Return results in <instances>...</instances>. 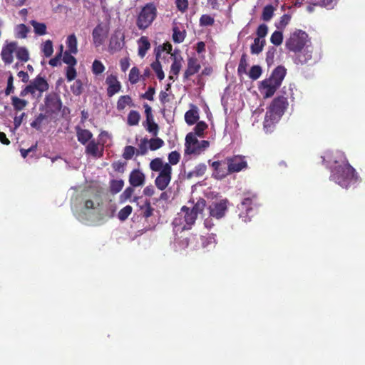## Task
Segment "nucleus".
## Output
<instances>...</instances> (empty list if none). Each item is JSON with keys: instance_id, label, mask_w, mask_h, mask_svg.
<instances>
[{"instance_id": "obj_27", "label": "nucleus", "mask_w": 365, "mask_h": 365, "mask_svg": "<svg viewBox=\"0 0 365 365\" xmlns=\"http://www.w3.org/2000/svg\"><path fill=\"white\" fill-rule=\"evenodd\" d=\"M198 119L199 115L196 107L187 110L185 114V120L188 125H194Z\"/></svg>"}, {"instance_id": "obj_38", "label": "nucleus", "mask_w": 365, "mask_h": 365, "mask_svg": "<svg viewBox=\"0 0 365 365\" xmlns=\"http://www.w3.org/2000/svg\"><path fill=\"white\" fill-rule=\"evenodd\" d=\"M124 182L123 180H113L110 181V190L113 194L119 192L123 187Z\"/></svg>"}, {"instance_id": "obj_47", "label": "nucleus", "mask_w": 365, "mask_h": 365, "mask_svg": "<svg viewBox=\"0 0 365 365\" xmlns=\"http://www.w3.org/2000/svg\"><path fill=\"white\" fill-rule=\"evenodd\" d=\"M182 58H178L174 56V61L171 65L170 73L173 75L178 76L182 67Z\"/></svg>"}, {"instance_id": "obj_44", "label": "nucleus", "mask_w": 365, "mask_h": 365, "mask_svg": "<svg viewBox=\"0 0 365 365\" xmlns=\"http://www.w3.org/2000/svg\"><path fill=\"white\" fill-rule=\"evenodd\" d=\"M205 205V200L202 198H200L197 201V202L194 205L192 208L190 209V210L194 212V213H195V215L197 217V215L200 213H202V211L204 210Z\"/></svg>"}, {"instance_id": "obj_62", "label": "nucleus", "mask_w": 365, "mask_h": 365, "mask_svg": "<svg viewBox=\"0 0 365 365\" xmlns=\"http://www.w3.org/2000/svg\"><path fill=\"white\" fill-rule=\"evenodd\" d=\"M37 145H38V143L36 142V143L34 145L31 146L28 149L21 148L20 153H21V156L24 158H25L29 155V154L30 153H35L37 149Z\"/></svg>"}, {"instance_id": "obj_56", "label": "nucleus", "mask_w": 365, "mask_h": 365, "mask_svg": "<svg viewBox=\"0 0 365 365\" xmlns=\"http://www.w3.org/2000/svg\"><path fill=\"white\" fill-rule=\"evenodd\" d=\"M268 33V27L266 24H260L256 31L257 37L259 39H264V37L267 36Z\"/></svg>"}, {"instance_id": "obj_29", "label": "nucleus", "mask_w": 365, "mask_h": 365, "mask_svg": "<svg viewBox=\"0 0 365 365\" xmlns=\"http://www.w3.org/2000/svg\"><path fill=\"white\" fill-rule=\"evenodd\" d=\"M66 43L68 48L67 51H70L73 54H76L78 53V41L74 34H72L67 37Z\"/></svg>"}, {"instance_id": "obj_31", "label": "nucleus", "mask_w": 365, "mask_h": 365, "mask_svg": "<svg viewBox=\"0 0 365 365\" xmlns=\"http://www.w3.org/2000/svg\"><path fill=\"white\" fill-rule=\"evenodd\" d=\"M140 119V113L137 110H132L128 115L127 123L130 126L137 125L139 123Z\"/></svg>"}, {"instance_id": "obj_25", "label": "nucleus", "mask_w": 365, "mask_h": 365, "mask_svg": "<svg viewBox=\"0 0 365 365\" xmlns=\"http://www.w3.org/2000/svg\"><path fill=\"white\" fill-rule=\"evenodd\" d=\"M266 44L265 39H259V38H255L254 42L250 46V53L252 55L259 54Z\"/></svg>"}, {"instance_id": "obj_59", "label": "nucleus", "mask_w": 365, "mask_h": 365, "mask_svg": "<svg viewBox=\"0 0 365 365\" xmlns=\"http://www.w3.org/2000/svg\"><path fill=\"white\" fill-rule=\"evenodd\" d=\"M72 93L76 96H79L83 91V84L80 80H77L71 87Z\"/></svg>"}, {"instance_id": "obj_43", "label": "nucleus", "mask_w": 365, "mask_h": 365, "mask_svg": "<svg viewBox=\"0 0 365 365\" xmlns=\"http://www.w3.org/2000/svg\"><path fill=\"white\" fill-rule=\"evenodd\" d=\"M207 167L205 164H198L195 167L194 170L188 174V177H192L193 175L196 177L202 176L205 173Z\"/></svg>"}, {"instance_id": "obj_10", "label": "nucleus", "mask_w": 365, "mask_h": 365, "mask_svg": "<svg viewBox=\"0 0 365 365\" xmlns=\"http://www.w3.org/2000/svg\"><path fill=\"white\" fill-rule=\"evenodd\" d=\"M279 87V85L268 78L261 82L259 91L264 98H268L272 97Z\"/></svg>"}, {"instance_id": "obj_18", "label": "nucleus", "mask_w": 365, "mask_h": 365, "mask_svg": "<svg viewBox=\"0 0 365 365\" xmlns=\"http://www.w3.org/2000/svg\"><path fill=\"white\" fill-rule=\"evenodd\" d=\"M104 146L99 145L94 139L91 140L86 146L85 153L95 158H101L103 155Z\"/></svg>"}, {"instance_id": "obj_36", "label": "nucleus", "mask_w": 365, "mask_h": 365, "mask_svg": "<svg viewBox=\"0 0 365 365\" xmlns=\"http://www.w3.org/2000/svg\"><path fill=\"white\" fill-rule=\"evenodd\" d=\"M11 103L14 109L18 111L23 110L28 104V102L26 100L21 99L16 96H13L11 98Z\"/></svg>"}, {"instance_id": "obj_53", "label": "nucleus", "mask_w": 365, "mask_h": 365, "mask_svg": "<svg viewBox=\"0 0 365 365\" xmlns=\"http://www.w3.org/2000/svg\"><path fill=\"white\" fill-rule=\"evenodd\" d=\"M173 40L175 43H181L185 39V34L181 31L178 27L173 28Z\"/></svg>"}, {"instance_id": "obj_26", "label": "nucleus", "mask_w": 365, "mask_h": 365, "mask_svg": "<svg viewBox=\"0 0 365 365\" xmlns=\"http://www.w3.org/2000/svg\"><path fill=\"white\" fill-rule=\"evenodd\" d=\"M150 48V43L148 37L141 36L138 41V55L143 58Z\"/></svg>"}, {"instance_id": "obj_28", "label": "nucleus", "mask_w": 365, "mask_h": 365, "mask_svg": "<svg viewBox=\"0 0 365 365\" xmlns=\"http://www.w3.org/2000/svg\"><path fill=\"white\" fill-rule=\"evenodd\" d=\"M48 118H51L47 113H39L31 123V126L37 130H41V126Z\"/></svg>"}, {"instance_id": "obj_64", "label": "nucleus", "mask_w": 365, "mask_h": 365, "mask_svg": "<svg viewBox=\"0 0 365 365\" xmlns=\"http://www.w3.org/2000/svg\"><path fill=\"white\" fill-rule=\"evenodd\" d=\"M63 49V46L61 45L60 46V52H59V53L58 55H56L54 58L50 59L49 64L51 66H53V67L57 66L59 64L60 59H61V56H62Z\"/></svg>"}, {"instance_id": "obj_33", "label": "nucleus", "mask_w": 365, "mask_h": 365, "mask_svg": "<svg viewBox=\"0 0 365 365\" xmlns=\"http://www.w3.org/2000/svg\"><path fill=\"white\" fill-rule=\"evenodd\" d=\"M141 215L145 218H148L153 215L154 209L151 206L150 202L146 200L143 205L140 206Z\"/></svg>"}, {"instance_id": "obj_57", "label": "nucleus", "mask_w": 365, "mask_h": 365, "mask_svg": "<svg viewBox=\"0 0 365 365\" xmlns=\"http://www.w3.org/2000/svg\"><path fill=\"white\" fill-rule=\"evenodd\" d=\"M180 159V155L177 151H172L168 155V160H169L168 163L170 166L177 165L179 163Z\"/></svg>"}, {"instance_id": "obj_40", "label": "nucleus", "mask_w": 365, "mask_h": 365, "mask_svg": "<svg viewBox=\"0 0 365 365\" xmlns=\"http://www.w3.org/2000/svg\"><path fill=\"white\" fill-rule=\"evenodd\" d=\"M277 53V49L274 46H269L266 52L265 61L268 66L274 63V57Z\"/></svg>"}, {"instance_id": "obj_9", "label": "nucleus", "mask_w": 365, "mask_h": 365, "mask_svg": "<svg viewBox=\"0 0 365 365\" xmlns=\"http://www.w3.org/2000/svg\"><path fill=\"white\" fill-rule=\"evenodd\" d=\"M45 113L52 118L61 110L62 102L60 96L56 93H51L45 98Z\"/></svg>"}, {"instance_id": "obj_45", "label": "nucleus", "mask_w": 365, "mask_h": 365, "mask_svg": "<svg viewBox=\"0 0 365 365\" xmlns=\"http://www.w3.org/2000/svg\"><path fill=\"white\" fill-rule=\"evenodd\" d=\"M146 125H144V126L146 128V130L151 133L154 136H156L158 133V125L157 123L154 122V118H151L149 121H145Z\"/></svg>"}, {"instance_id": "obj_35", "label": "nucleus", "mask_w": 365, "mask_h": 365, "mask_svg": "<svg viewBox=\"0 0 365 365\" xmlns=\"http://www.w3.org/2000/svg\"><path fill=\"white\" fill-rule=\"evenodd\" d=\"M164 144V141L160 138H153L148 140L149 149L153 151L160 149Z\"/></svg>"}, {"instance_id": "obj_14", "label": "nucleus", "mask_w": 365, "mask_h": 365, "mask_svg": "<svg viewBox=\"0 0 365 365\" xmlns=\"http://www.w3.org/2000/svg\"><path fill=\"white\" fill-rule=\"evenodd\" d=\"M106 83L108 86L107 96L108 97H112L115 94L118 93L121 89V83L118 80L116 75H108L106 78Z\"/></svg>"}, {"instance_id": "obj_58", "label": "nucleus", "mask_w": 365, "mask_h": 365, "mask_svg": "<svg viewBox=\"0 0 365 365\" xmlns=\"http://www.w3.org/2000/svg\"><path fill=\"white\" fill-rule=\"evenodd\" d=\"M207 128V125L203 122V121H200L198 122L195 128H194V130H195V135H197L198 136H202L203 135V133L205 131V130Z\"/></svg>"}, {"instance_id": "obj_12", "label": "nucleus", "mask_w": 365, "mask_h": 365, "mask_svg": "<svg viewBox=\"0 0 365 365\" xmlns=\"http://www.w3.org/2000/svg\"><path fill=\"white\" fill-rule=\"evenodd\" d=\"M213 168L212 176L221 180L228 175V161L226 160L222 161H215L212 163Z\"/></svg>"}, {"instance_id": "obj_21", "label": "nucleus", "mask_w": 365, "mask_h": 365, "mask_svg": "<svg viewBox=\"0 0 365 365\" xmlns=\"http://www.w3.org/2000/svg\"><path fill=\"white\" fill-rule=\"evenodd\" d=\"M145 176L143 172L138 169L131 171L129 175V183L132 187H139L145 184Z\"/></svg>"}, {"instance_id": "obj_37", "label": "nucleus", "mask_w": 365, "mask_h": 365, "mask_svg": "<svg viewBox=\"0 0 365 365\" xmlns=\"http://www.w3.org/2000/svg\"><path fill=\"white\" fill-rule=\"evenodd\" d=\"M274 8L272 5L269 4L264 7L262 14V19L264 21H269L273 16Z\"/></svg>"}, {"instance_id": "obj_1", "label": "nucleus", "mask_w": 365, "mask_h": 365, "mask_svg": "<svg viewBox=\"0 0 365 365\" xmlns=\"http://www.w3.org/2000/svg\"><path fill=\"white\" fill-rule=\"evenodd\" d=\"M333 161L335 166L331 170V180L345 188L356 182L358 176L356 170L349 163L344 153L336 152Z\"/></svg>"}, {"instance_id": "obj_3", "label": "nucleus", "mask_w": 365, "mask_h": 365, "mask_svg": "<svg viewBox=\"0 0 365 365\" xmlns=\"http://www.w3.org/2000/svg\"><path fill=\"white\" fill-rule=\"evenodd\" d=\"M260 203L255 193H245L241 202L237 205L238 216L245 222L251 220L258 212Z\"/></svg>"}, {"instance_id": "obj_5", "label": "nucleus", "mask_w": 365, "mask_h": 365, "mask_svg": "<svg viewBox=\"0 0 365 365\" xmlns=\"http://www.w3.org/2000/svg\"><path fill=\"white\" fill-rule=\"evenodd\" d=\"M157 16V8L154 3H148L139 13L136 25L140 30L148 28Z\"/></svg>"}, {"instance_id": "obj_32", "label": "nucleus", "mask_w": 365, "mask_h": 365, "mask_svg": "<svg viewBox=\"0 0 365 365\" xmlns=\"http://www.w3.org/2000/svg\"><path fill=\"white\" fill-rule=\"evenodd\" d=\"M159 55L160 54L158 53H157V54H156L157 58H158ZM151 67H152L153 70L156 73L158 78L160 81L163 80L165 78L164 72L162 70V66H161V64H160V61H158V59H157L156 61L152 63Z\"/></svg>"}, {"instance_id": "obj_41", "label": "nucleus", "mask_w": 365, "mask_h": 365, "mask_svg": "<svg viewBox=\"0 0 365 365\" xmlns=\"http://www.w3.org/2000/svg\"><path fill=\"white\" fill-rule=\"evenodd\" d=\"M16 58L23 61L26 62L29 59V54L28 50L25 47H20L16 50Z\"/></svg>"}, {"instance_id": "obj_52", "label": "nucleus", "mask_w": 365, "mask_h": 365, "mask_svg": "<svg viewBox=\"0 0 365 365\" xmlns=\"http://www.w3.org/2000/svg\"><path fill=\"white\" fill-rule=\"evenodd\" d=\"M262 68L259 66H253L250 70L249 77L252 80H257L262 75Z\"/></svg>"}, {"instance_id": "obj_23", "label": "nucleus", "mask_w": 365, "mask_h": 365, "mask_svg": "<svg viewBox=\"0 0 365 365\" xmlns=\"http://www.w3.org/2000/svg\"><path fill=\"white\" fill-rule=\"evenodd\" d=\"M287 74V69L283 66H278L274 69L269 78L281 86L285 76Z\"/></svg>"}, {"instance_id": "obj_63", "label": "nucleus", "mask_w": 365, "mask_h": 365, "mask_svg": "<svg viewBox=\"0 0 365 365\" xmlns=\"http://www.w3.org/2000/svg\"><path fill=\"white\" fill-rule=\"evenodd\" d=\"M175 4L178 9L182 13L185 12L188 8L187 0H176Z\"/></svg>"}, {"instance_id": "obj_48", "label": "nucleus", "mask_w": 365, "mask_h": 365, "mask_svg": "<svg viewBox=\"0 0 365 365\" xmlns=\"http://www.w3.org/2000/svg\"><path fill=\"white\" fill-rule=\"evenodd\" d=\"M140 71L139 69L134 66L129 73L128 78L131 84H135L139 81Z\"/></svg>"}, {"instance_id": "obj_55", "label": "nucleus", "mask_w": 365, "mask_h": 365, "mask_svg": "<svg viewBox=\"0 0 365 365\" xmlns=\"http://www.w3.org/2000/svg\"><path fill=\"white\" fill-rule=\"evenodd\" d=\"M214 19L207 14H203L200 19V25L201 26H212L214 24Z\"/></svg>"}, {"instance_id": "obj_17", "label": "nucleus", "mask_w": 365, "mask_h": 365, "mask_svg": "<svg viewBox=\"0 0 365 365\" xmlns=\"http://www.w3.org/2000/svg\"><path fill=\"white\" fill-rule=\"evenodd\" d=\"M296 53L297 55L294 58V63L296 64L311 65L315 61L312 58V50L309 49V47H306Z\"/></svg>"}, {"instance_id": "obj_19", "label": "nucleus", "mask_w": 365, "mask_h": 365, "mask_svg": "<svg viewBox=\"0 0 365 365\" xmlns=\"http://www.w3.org/2000/svg\"><path fill=\"white\" fill-rule=\"evenodd\" d=\"M16 42H10L3 47L1 52V56L6 64H11L13 62V53L16 50Z\"/></svg>"}, {"instance_id": "obj_39", "label": "nucleus", "mask_w": 365, "mask_h": 365, "mask_svg": "<svg viewBox=\"0 0 365 365\" xmlns=\"http://www.w3.org/2000/svg\"><path fill=\"white\" fill-rule=\"evenodd\" d=\"M72 54L73 53L67 51L63 53L62 60L68 66H75L77 63L76 58Z\"/></svg>"}, {"instance_id": "obj_20", "label": "nucleus", "mask_w": 365, "mask_h": 365, "mask_svg": "<svg viewBox=\"0 0 365 365\" xmlns=\"http://www.w3.org/2000/svg\"><path fill=\"white\" fill-rule=\"evenodd\" d=\"M29 86L32 87L34 94L35 95L36 91H38L39 96H41V93L46 91L49 88L46 80L39 75L30 82Z\"/></svg>"}, {"instance_id": "obj_42", "label": "nucleus", "mask_w": 365, "mask_h": 365, "mask_svg": "<svg viewBox=\"0 0 365 365\" xmlns=\"http://www.w3.org/2000/svg\"><path fill=\"white\" fill-rule=\"evenodd\" d=\"M148 139L144 138L140 140L138 149H136V155H145L148 153Z\"/></svg>"}, {"instance_id": "obj_15", "label": "nucleus", "mask_w": 365, "mask_h": 365, "mask_svg": "<svg viewBox=\"0 0 365 365\" xmlns=\"http://www.w3.org/2000/svg\"><path fill=\"white\" fill-rule=\"evenodd\" d=\"M108 31L105 29L102 23L98 24L93 30L92 38L93 44L96 47L101 46L106 36Z\"/></svg>"}, {"instance_id": "obj_50", "label": "nucleus", "mask_w": 365, "mask_h": 365, "mask_svg": "<svg viewBox=\"0 0 365 365\" xmlns=\"http://www.w3.org/2000/svg\"><path fill=\"white\" fill-rule=\"evenodd\" d=\"M135 154H136V148L132 145H126L122 156L125 160H128L132 159Z\"/></svg>"}, {"instance_id": "obj_46", "label": "nucleus", "mask_w": 365, "mask_h": 365, "mask_svg": "<svg viewBox=\"0 0 365 365\" xmlns=\"http://www.w3.org/2000/svg\"><path fill=\"white\" fill-rule=\"evenodd\" d=\"M106 68L99 60H94L92 64V72L95 75H100L105 71Z\"/></svg>"}, {"instance_id": "obj_34", "label": "nucleus", "mask_w": 365, "mask_h": 365, "mask_svg": "<svg viewBox=\"0 0 365 365\" xmlns=\"http://www.w3.org/2000/svg\"><path fill=\"white\" fill-rule=\"evenodd\" d=\"M31 24L34 27V30L36 34L43 36L46 34V26L44 23H39L36 21H31Z\"/></svg>"}, {"instance_id": "obj_6", "label": "nucleus", "mask_w": 365, "mask_h": 365, "mask_svg": "<svg viewBox=\"0 0 365 365\" xmlns=\"http://www.w3.org/2000/svg\"><path fill=\"white\" fill-rule=\"evenodd\" d=\"M210 143L207 140H198L194 133H189L185 138L186 154L200 155L209 147Z\"/></svg>"}, {"instance_id": "obj_24", "label": "nucleus", "mask_w": 365, "mask_h": 365, "mask_svg": "<svg viewBox=\"0 0 365 365\" xmlns=\"http://www.w3.org/2000/svg\"><path fill=\"white\" fill-rule=\"evenodd\" d=\"M76 136L78 142L82 145L88 144L93 140V134L90 130L79 127L76 128Z\"/></svg>"}, {"instance_id": "obj_51", "label": "nucleus", "mask_w": 365, "mask_h": 365, "mask_svg": "<svg viewBox=\"0 0 365 365\" xmlns=\"http://www.w3.org/2000/svg\"><path fill=\"white\" fill-rule=\"evenodd\" d=\"M270 41L274 46H279L283 41L282 32L279 31H275L271 36Z\"/></svg>"}, {"instance_id": "obj_8", "label": "nucleus", "mask_w": 365, "mask_h": 365, "mask_svg": "<svg viewBox=\"0 0 365 365\" xmlns=\"http://www.w3.org/2000/svg\"><path fill=\"white\" fill-rule=\"evenodd\" d=\"M308 35L302 30H297L291 34L290 37L287 40L286 48L294 53H297L302 50L307 41Z\"/></svg>"}, {"instance_id": "obj_49", "label": "nucleus", "mask_w": 365, "mask_h": 365, "mask_svg": "<svg viewBox=\"0 0 365 365\" xmlns=\"http://www.w3.org/2000/svg\"><path fill=\"white\" fill-rule=\"evenodd\" d=\"M133 210V207L130 205H126L123 208H122L118 214V217L120 220L124 221L125 220L128 216L131 214Z\"/></svg>"}, {"instance_id": "obj_61", "label": "nucleus", "mask_w": 365, "mask_h": 365, "mask_svg": "<svg viewBox=\"0 0 365 365\" xmlns=\"http://www.w3.org/2000/svg\"><path fill=\"white\" fill-rule=\"evenodd\" d=\"M155 93V89L154 87L150 86L148 91L141 95V98L144 99H147L148 101H153L154 94Z\"/></svg>"}, {"instance_id": "obj_60", "label": "nucleus", "mask_w": 365, "mask_h": 365, "mask_svg": "<svg viewBox=\"0 0 365 365\" xmlns=\"http://www.w3.org/2000/svg\"><path fill=\"white\" fill-rule=\"evenodd\" d=\"M66 78L68 81L74 80L76 77V70L74 66H68L66 73Z\"/></svg>"}, {"instance_id": "obj_7", "label": "nucleus", "mask_w": 365, "mask_h": 365, "mask_svg": "<svg viewBox=\"0 0 365 365\" xmlns=\"http://www.w3.org/2000/svg\"><path fill=\"white\" fill-rule=\"evenodd\" d=\"M197 217L190 208L187 206H182L180 212L178 214V217L174 219L173 224L175 226L181 225L183 230H190L195 224Z\"/></svg>"}, {"instance_id": "obj_13", "label": "nucleus", "mask_w": 365, "mask_h": 365, "mask_svg": "<svg viewBox=\"0 0 365 365\" xmlns=\"http://www.w3.org/2000/svg\"><path fill=\"white\" fill-rule=\"evenodd\" d=\"M227 200H222L217 202H212L210 207V215L216 219H220L225 216L227 210Z\"/></svg>"}, {"instance_id": "obj_11", "label": "nucleus", "mask_w": 365, "mask_h": 365, "mask_svg": "<svg viewBox=\"0 0 365 365\" xmlns=\"http://www.w3.org/2000/svg\"><path fill=\"white\" fill-rule=\"evenodd\" d=\"M245 156L236 155L230 158V173H238L247 168Z\"/></svg>"}, {"instance_id": "obj_16", "label": "nucleus", "mask_w": 365, "mask_h": 365, "mask_svg": "<svg viewBox=\"0 0 365 365\" xmlns=\"http://www.w3.org/2000/svg\"><path fill=\"white\" fill-rule=\"evenodd\" d=\"M124 40V34L120 30L115 31L110 40L109 49L114 51H120L125 44Z\"/></svg>"}, {"instance_id": "obj_4", "label": "nucleus", "mask_w": 365, "mask_h": 365, "mask_svg": "<svg viewBox=\"0 0 365 365\" xmlns=\"http://www.w3.org/2000/svg\"><path fill=\"white\" fill-rule=\"evenodd\" d=\"M287 106L288 101L287 98L284 96L275 98L266 112L264 118L265 126L278 121L284 114Z\"/></svg>"}, {"instance_id": "obj_22", "label": "nucleus", "mask_w": 365, "mask_h": 365, "mask_svg": "<svg viewBox=\"0 0 365 365\" xmlns=\"http://www.w3.org/2000/svg\"><path fill=\"white\" fill-rule=\"evenodd\" d=\"M200 68V65L197 58H189L187 60V67L184 73V79H188L190 76L197 73Z\"/></svg>"}, {"instance_id": "obj_54", "label": "nucleus", "mask_w": 365, "mask_h": 365, "mask_svg": "<svg viewBox=\"0 0 365 365\" xmlns=\"http://www.w3.org/2000/svg\"><path fill=\"white\" fill-rule=\"evenodd\" d=\"M42 51L46 57H50L53 52V43L51 40H47L44 42L42 48Z\"/></svg>"}, {"instance_id": "obj_30", "label": "nucleus", "mask_w": 365, "mask_h": 365, "mask_svg": "<svg viewBox=\"0 0 365 365\" xmlns=\"http://www.w3.org/2000/svg\"><path fill=\"white\" fill-rule=\"evenodd\" d=\"M127 106H134L131 97L128 95L120 96L117 101V109L123 110Z\"/></svg>"}, {"instance_id": "obj_2", "label": "nucleus", "mask_w": 365, "mask_h": 365, "mask_svg": "<svg viewBox=\"0 0 365 365\" xmlns=\"http://www.w3.org/2000/svg\"><path fill=\"white\" fill-rule=\"evenodd\" d=\"M150 169L159 174L155 180V185L161 191H163L170 184L172 179V167L169 163H165L162 158H155L150 163Z\"/></svg>"}]
</instances>
